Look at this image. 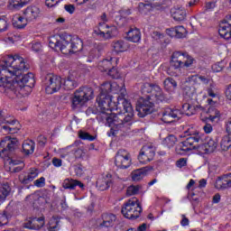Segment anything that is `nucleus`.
Returning a JSON list of instances; mask_svg holds the SVG:
<instances>
[{"label":"nucleus","instance_id":"6","mask_svg":"<svg viewBox=\"0 0 231 231\" xmlns=\"http://www.w3.org/2000/svg\"><path fill=\"white\" fill-rule=\"evenodd\" d=\"M58 37L59 38L56 36H51L50 38V48H59L61 53L64 55H69V53H71V35L61 34Z\"/></svg>","mask_w":231,"mask_h":231},{"label":"nucleus","instance_id":"13","mask_svg":"<svg viewBox=\"0 0 231 231\" xmlns=\"http://www.w3.org/2000/svg\"><path fill=\"white\" fill-rule=\"evenodd\" d=\"M44 217H31L23 223V228H28L29 230H41V228L44 226Z\"/></svg>","mask_w":231,"mask_h":231},{"label":"nucleus","instance_id":"18","mask_svg":"<svg viewBox=\"0 0 231 231\" xmlns=\"http://www.w3.org/2000/svg\"><path fill=\"white\" fill-rule=\"evenodd\" d=\"M183 60H185L183 52L175 51L171 56L170 65L171 68H174V69H180V68H183Z\"/></svg>","mask_w":231,"mask_h":231},{"label":"nucleus","instance_id":"58","mask_svg":"<svg viewBox=\"0 0 231 231\" xmlns=\"http://www.w3.org/2000/svg\"><path fill=\"white\" fill-rule=\"evenodd\" d=\"M60 0H45V5L48 8H53L56 5H59Z\"/></svg>","mask_w":231,"mask_h":231},{"label":"nucleus","instance_id":"53","mask_svg":"<svg viewBox=\"0 0 231 231\" xmlns=\"http://www.w3.org/2000/svg\"><path fill=\"white\" fill-rule=\"evenodd\" d=\"M4 124H8L9 127H18V131L19 129H21V125L19 124V121L14 119V120H6L5 119Z\"/></svg>","mask_w":231,"mask_h":231},{"label":"nucleus","instance_id":"37","mask_svg":"<svg viewBox=\"0 0 231 231\" xmlns=\"http://www.w3.org/2000/svg\"><path fill=\"white\" fill-rule=\"evenodd\" d=\"M138 10L140 12V14H143V15H147V14H149V12L152 11V7H151V3H139L138 5Z\"/></svg>","mask_w":231,"mask_h":231},{"label":"nucleus","instance_id":"5","mask_svg":"<svg viewBox=\"0 0 231 231\" xmlns=\"http://www.w3.org/2000/svg\"><path fill=\"white\" fill-rule=\"evenodd\" d=\"M95 92L92 88L81 87L75 90L71 97L72 109H80L83 106H86L89 100H93Z\"/></svg>","mask_w":231,"mask_h":231},{"label":"nucleus","instance_id":"39","mask_svg":"<svg viewBox=\"0 0 231 231\" xmlns=\"http://www.w3.org/2000/svg\"><path fill=\"white\" fill-rule=\"evenodd\" d=\"M177 142L178 138H176L173 134H170L164 139L163 143L164 145H167L169 149H171V147H174V145H176Z\"/></svg>","mask_w":231,"mask_h":231},{"label":"nucleus","instance_id":"56","mask_svg":"<svg viewBox=\"0 0 231 231\" xmlns=\"http://www.w3.org/2000/svg\"><path fill=\"white\" fill-rule=\"evenodd\" d=\"M176 166L179 167V169H181L183 167H187V159L180 158L176 162Z\"/></svg>","mask_w":231,"mask_h":231},{"label":"nucleus","instance_id":"24","mask_svg":"<svg viewBox=\"0 0 231 231\" xmlns=\"http://www.w3.org/2000/svg\"><path fill=\"white\" fill-rule=\"evenodd\" d=\"M71 53H79L84 48V42L79 36H71Z\"/></svg>","mask_w":231,"mask_h":231},{"label":"nucleus","instance_id":"20","mask_svg":"<svg viewBox=\"0 0 231 231\" xmlns=\"http://www.w3.org/2000/svg\"><path fill=\"white\" fill-rule=\"evenodd\" d=\"M103 222L99 224L100 228H109L115 226L116 216L111 213H104L102 215Z\"/></svg>","mask_w":231,"mask_h":231},{"label":"nucleus","instance_id":"44","mask_svg":"<svg viewBox=\"0 0 231 231\" xmlns=\"http://www.w3.org/2000/svg\"><path fill=\"white\" fill-rule=\"evenodd\" d=\"M208 120L212 122V124L219 123V120H221V112H219V110H215L213 114L208 117Z\"/></svg>","mask_w":231,"mask_h":231},{"label":"nucleus","instance_id":"19","mask_svg":"<svg viewBox=\"0 0 231 231\" xmlns=\"http://www.w3.org/2000/svg\"><path fill=\"white\" fill-rule=\"evenodd\" d=\"M95 35H97L101 39H112V37H116L118 35V29L116 26H112L106 32L102 29H95Z\"/></svg>","mask_w":231,"mask_h":231},{"label":"nucleus","instance_id":"52","mask_svg":"<svg viewBox=\"0 0 231 231\" xmlns=\"http://www.w3.org/2000/svg\"><path fill=\"white\" fill-rule=\"evenodd\" d=\"M8 28V21L6 20V17L0 18V32H6V29Z\"/></svg>","mask_w":231,"mask_h":231},{"label":"nucleus","instance_id":"33","mask_svg":"<svg viewBox=\"0 0 231 231\" xmlns=\"http://www.w3.org/2000/svg\"><path fill=\"white\" fill-rule=\"evenodd\" d=\"M37 176H39V172L35 168H32L28 175L24 176L23 180H21V183H23V185H28V183L33 181V180H35Z\"/></svg>","mask_w":231,"mask_h":231},{"label":"nucleus","instance_id":"12","mask_svg":"<svg viewBox=\"0 0 231 231\" xmlns=\"http://www.w3.org/2000/svg\"><path fill=\"white\" fill-rule=\"evenodd\" d=\"M218 33L222 39H231V15H226L219 24Z\"/></svg>","mask_w":231,"mask_h":231},{"label":"nucleus","instance_id":"23","mask_svg":"<svg viewBox=\"0 0 231 231\" xmlns=\"http://www.w3.org/2000/svg\"><path fill=\"white\" fill-rule=\"evenodd\" d=\"M63 189H68L69 190H75L77 187L79 189H84V183L82 181L73 179H66L62 183Z\"/></svg>","mask_w":231,"mask_h":231},{"label":"nucleus","instance_id":"4","mask_svg":"<svg viewBox=\"0 0 231 231\" xmlns=\"http://www.w3.org/2000/svg\"><path fill=\"white\" fill-rule=\"evenodd\" d=\"M122 106L124 109V113L122 110L118 111L117 113L108 112L107 114H103L101 122H106L109 127H114L116 131H120V129H124L126 124H129L131 120H133V116H134V111L133 110V106L131 103L125 99V94L122 92Z\"/></svg>","mask_w":231,"mask_h":231},{"label":"nucleus","instance_id":"3","mask_svg":"<svg viewBox=\"0 0 231 231\" xmlns=\"http://www.w3.org/2000/svg\"><path fill=\"white\" fill-rule=\"evenodd\" d=\"M118 89H120V87L116 83L105 82L102 85L101 92L97 97V103L99 108L97 118H99V120H101L103 114L107 115L111 113L115 107L116 111L120 109V102H122L123 97L122 93L125 96V90L124 88L120 89L121 95L117 97V104L113 102V96H111V93H118Z\"/></svg>","mask_w":231,"mask_h":231},{"label":"nucleus","instance_id":"17","mask_svg":"<svg viewBox=\"0 0 231 231\" xmlns=\"http://www.w3.org/2000/svg\"><path fill=\"white\" fill-rule=\"evenodd\" d=\"M162 120L164 122V124H172V122H176V119L180 115V110L165 108L164 110H162Z\"/></svg>","mask_w":231,"mask_h":231},{"label":"nucleus","instance_id":"29","mask_svg":"<svg viewBox=\"0 0 231 231\" xmlns=\"http://www.w3.org/2000/svg\"><path fill=\"white\" fill-rule=\"evenodd\" d=\"M12 211L10 207H7L4 211L0 212V226H5L10 219H12Z\"/></svg>","mask_w":231,"mask_h":231},{"label":"nucleus","instance_id":"49","mask_svg":"<svg viewBox=\"0 0 231 231\" xmlns=\"http://www.w3.org/2000/svg\"><path fill=\"white\" fill-rule=\"evenodd\" d=\"M138 160H139L140 163H149V162H152V160L151 158H149V156H147V154L143 153V150H141V152L138 155Z\"/></svg>","mask_w":231,"mask_h":231},{"label":"nucleus","instance_id":"16","mask_svg":"<svg viewBox=\"0 0 231 231\" xmlns=\"http://www.w3.org/2000/svg\"><path fill=\"white\" fill-rule=\"evenodd\" d=\"M113 185V175L111 173H104L97 180V187L99 190H107Z\"/></svg>","mask_w":231,"mask_h":231},{"label":"nucleus","instance_id":"9","mask_svg":"<svg viewBox=\"0 0 231 231\" xmlns=\"http://www.w3.org/2000/svg\"><path fill=\"white\" fill-rule=\"evenodd\" d=\"M19 147V140L15 137L5 136L0 142V156H10Z\"/></svg>","mask_w":231,"mask_h":231},{"label":"nucleus","instance_id":"36","mask_svg":"<svg viewBox=\"0 0 231 231\" xmlns=\"http://www.w3.org/2000/svg\"><path fill=\"white\" fill-rule=\"evenodd\" d=\"M220 147L222 151H228L231 147V136L230 135H225L221 142H220Z\"/></svg>","mask_w":231,"mask_h":231},{"label":"nucleus","instance_id":"59","mask_svg":"<svg viewBox=\"0 0 231 231\" xmlns=\"http://www.w3.org/2000/svg\"><path fill=\"white\" fill-rule=\"evenodd\" d=\"M85 154H86V152H84V150H82L80 148H78L74 152L75 158H83V156H85Z\"/></svg>","mask_w":231,"mask_h":231},{"label":"nucleus","instance_id":"55","mask_svg":"<svg viewBox=\"0 0 231 231\" xmlns=\"http://www.w3.org/2000/svg\"><path fill=\"white\" fill-rule=\"evenodd\" d=\"M32 50L36 53H41V51H42V45L41 44V42H36L32 43Z\"/></svg>","mask_w":231,"mask_h":231},{"label":"nucleus","instance_id":"42","mask_svg":"<svg viewBox=\"0 0 231 231\" xmlns=\"http://www.w3.org/2000/svg\"><path fill=\"white\" fill-rule=\"evenodd\" d=\"M17 21L13 20V26H14V28H17L18 30H23V28L26 27V23H23L24 17L23 16H18L16 17Z\"/></svg>","mask_w":231,"mask_h":231},{"label":"nucleus","instance_id":"63","mask_svg":"<svg viewBox=\"0 0 231 231\" xmlns=\"http://www.w3.org/2000/svg\"><path fill=\"white\" fill-rule=\"evenodd\" d=\"M52 165H54V167H62V159L53 158Z\"/></svg>","mask_w":231,"mask_h":231},{"label":"nucleus","instance_id":"10","mask_svg":"<svg viewBox=\"0 0 231 231\" xmlns=\"http://www.w3.org/2000/svg\"><path fill=\"white\" fill-rule=\"evenodd\" d=\"M62 88V78L53 74H48L45 77V91L47 95H53Z\"/></svg>","mask_w":231,"mask_h":231},{"label":"nucleus","instance_id":"1","mask_svg":"<svg viewBox=\"0 0 231 231\" xmlns=\"http://www.w3.org/2000/svg\"><path fill=\"white\" fill-rule=\"evenodd\" d=\"M0 86L17 98H23L26 95L25 88L35 86L33 73L23 74L24 69L30 68L24 63L23 57L9 55L0 61Z\"/></svg>","mask_w":231,"mask_h":231},{"label":"nucleus","instance_id":"45","mask_svg":"<svg viewBox=\"0 0 231 231\" xmlns=\"http://www.w3.org/2000/svg\"><path fill=\"white\" fill-rule=\"evenodd\" d=\"M113 48H114L115 51H116L117 53L125 51V50H126L125 43L124 42V41L116 42L113 45Z\"/></svg>","mask_w":231,"mask_h":231},{"label":"nucleus","instance_id":"28","mask_svg":"<svg viewBox=\"0 0 231 231\" xmlns=\"http://www.w3.org/2000/svg\"><path fill=\"white\" fill-rule=\"evenodd\" d=\"M60 219L62 217L59 216H53L49 221V231H60Z\"/></svg>","mask_w":231,"mask_h":231},{"label":"nucleus","instance_id":"11","mask_svg":"<svg viewBox=\"0 0 231 231\" xmlns=\"http://www.w3.org/2000/svg\"><path fill=\"white\" fill-rule=\"evenodd\" d=\"M115 163L119 169L131 167V155L125 150H119L116 155Z\"/></svg>","mask_w":231,"mask_h":231},{"label":"nucleus","instance_id":"7","mask_svg":"<svg viewBox=\"0 0 231 231\" xmlns=\"http://www.w3.org/2000/svg\"><path fill=\"white\" fill-rule=\"evenodd\" d=\"M142 206L138 202V199L133 198L129 199L122 208L121 214L126 219H138L142 214Z\"/></svg>","mask_w":231,"mask_h":231},{"label":"nucleus","instance_id":"60","mask_svg":"<svg viewBox=\"0 0 231 231\" xmlns=\"http://www.w3.org/2000/svg\"><path fill=\"white\" fill-rule=\"evenodd\" d=\"M223 68H225V66L223 65V62H219L213 66V70L217 73L219 71H223Z\"/></svg>","mask_w":231,"mask_h":231},{"label":"nucleus","instance_id":"21","mask_svg":"<svg viewBox=\"0 0 231 231\" xmlns=\"http://www.w3.org/2000/svg\"><path fill=\"white\" fill-rule=\"evenodd\" d=\"M149 171H152V167H143L141 169H137L132 171V180L133 181H141V180H143L145 178V175Z\"/></svg>","mask_w":231,"mask_h":231},{"label":"nucleus","instance_id":"54","mask_svg":"<svg viewBox=\"0 0 231 231\" xmlns=\"http://www.w3.org/2000/svg\"><path fill=\"white\" fill-rule=\"evenodd\" d=\"M35 187L39 189H42L46 185V179L44 177H41L40 179L34 180Z\"/></svg>","mask_w":231,"mask_h":231},{"label":"nucleus","instance_id":"32","mask_svg":"<svg viewBox=\"0 0 231 231\" xmlns=\"http://www.w3.org/2000/svg\"><path fill=\"white\" fill-rule=\"evenodd\" d=\"M10 192H12V188L10 184L4 183L0 186V201H5L6 198L10 196Z\"/></svg>","mask_w":231,"mask_h":231},{"label":"nucleus","instance_id":"27","mask_svg":"<svg viewBox=\"0 0 231 231\" xmlns=\"http://www.w3.org/2000/svg\"><path fill=\"white\" fill-rule=\"evenodd\" d=\"M23 152L25 156H30L35 151V142L32 140H25L22 145Z\"/></svg>","mask_w":231,"mask_h":231},{"label":"nucleus","instance_id":"62","mask_svg":"<svg viewBox=\"0 0 231 231\" xmlns=\"http://www.w3.org/2000/svg\"><path fill=\"white\" fill-rule=\"evenodd\" d=\"M98 113V109H97L96 107H88L86 110V115H88V116H89L90 115H97Z\"/></svg>","mask_w":231,"mask_h":231},{"label":"nucleus","instance_id":"35","mask_svg":"<svg viewBox=\"0 0 231 231\" xmlns=\"http://www.w3.org/2000/svg\"><path fill=\"white\" fill-rule=\"evenodd\" d=\"M141 151H143V154H146L148 158H151L152 160H154V156L156 154L155 149L152 147V145H144Z\"/></svg>","mask_w":231,"mask_h":231},{"label":"nucleus","instance_id":"46","mask_svg":"<svg viewBox=\"0 0 231 231\" xmlns=\"http://www.w3.org/2000/svg\"><path fill=\"white\" fill-rule=\"evenodd\" d=\"M79 136L81 140H88V142H93L97 138V136L91 135L89 133L85 131H79Z\"/></svg>","mask_w":231,"mask_h":231},{"label":"nucleus","instance_id":"41","mask_svg":"<svg viewBox=\"0 0 231 231\" xmlns=\"http://www.w3.org/2000/svg\"><path fill=\"white\" fill-rule=\"evenodd\" d=\"M159 87L156 84L152 83H144L141 87L142 93H154V88Z\"/></svg>","mask_w":231,"mask_h":231},{"label":"nucleus","instance_id":"57","mask_svg":"<svg viewBox=\"0 0 231 231\" xmlns=\"http://www.w3.org/2000/svg\"><path fill=\"white\" fill-rule=\"evenodd\" d=\"M216 189L218 190H223V177H218L215 183Z\"/></svg>","mask_w":231,"mask_h":231},{"label":"nucleus","instance_id":"14","mask_svg":"<svg viewBox=\"0 0 231 231\" xmlns=\"http://www.w3.org/2000/svg\"><path fill=\"white\" fill-rule=\"evenodd\" d=\"M23 15L26 23H32V21H37L41 17V8L36 5H30L25 10H23Z\"/></svg>","mask_w":231,"mask_h":231},{"label":"nucleus","instance_id":"50","mask_svg":"<svg viewBox=\"0 0 231 231\" xmlns=\"http://www.w3.org/2000/svg\"><path fill=\"white\" fill-rule=\"evenodd\" d=\"M186 82L189 84H199V75H191L186 79Z\"/></svg>","mask_w":231,"mask_h":231},{"label":"nucleus","instance_id":"64","mask_svg":"<svg viewBox=\"0 0 231 231\" xmlns=\"http://www.w3.org/2000/svg\"><path fill=\"white\" fill-rule=\"evenodd\" d=\"M181 217H182L180 221L181 226H189V220L187 218V217L185 215H181Z\"/></svg>","mask_w":231,"mask_h":231},{"label":"nucleus","instance_id":"8","mask_svg":"<svg viewBox=\"0 0 231 231\" xmlns=\"http://www.w3.org/2000/svg\"><path fill=\"white\" fill-rule=\"evenodd\" d=\"M137 115L140 118H145L147 115H152L156 111L154 102L151 99V96L140 97L136 105Z\"/></svg>","mask_w":231,"mask_h":231},{"label":"nucleus","instance_id":"25","mask_svg":"<svg viewBox=\"0 0 231 231\" xmlns=\"http://www.w3.org/2000/svg\"><path fill=\"white\" fill-rule=\"evenodd\" d=\"M125 39L127 41H130V42H140V40L142 39V34L140 32V30L131 28L126 32Z\"/></svg>","mask_w":231,"mask_h":231},{"label":"nucleus","instance_id":"40","mask_svg":"<svg viewBox=\"0 0 231 231\" xmlns=\"http://www.w3.org/2000/svg\"><path fill=\"white\" fill-rule=\"evenodd\" d=\"M175 37L177 39H183L187 37V29L185 27L179 25L175 27Z\"/></svg>","mask_w":231,"mask_h":231},{"label":"nucleus","instance_id":"38","mask_svg":"<svg viewBox=\"0 0 231 231\" xmlns=\"http://www.w3.org/2000/svg\"><path fill=\"white\" fill-rule=\"evenodd\" d=\"M184 55V60L182 61V68H190L194 62H196V60L189 56L187 52H182Z\"/></svg>","mask_w":231,"mask_h":231},{"label":"nucleus","instance_id":"22","mask_svg":"<svg viewBox=\"0 0 231 231\" xmlns=\"http://www.w3.org/2000/svg\"><path fill=\"white\" fill-rule=\"evenodd\" d=\"M171 14L174 21L181 23V21H185V17H187V11L182 7H173L171 10Z\"/></svg>","mask_w":231,"mask_h":231},{"label":"nucleus","instance_id":"47","mask_svg":"<svg viewBox=\"0 0 231 231\" xmlns=\"http://www.w3.org/2000/svg\"><path fill=\"white\" fill-rule=\"evenodd\" d=\"M231 173L228 175H224L222 177L223 180V190L226 189H231V179H230Z\"/></svg>","mask_w":231,"mask_h":231},{"label":"nucleus","instance_id":"51","mask_svg":"<svg viewBox=\"0 0 231 231\" xmlns=\"http://www.w3.org/2000/svg\"><path fill=\"white\" fill-rule=\"evenodd\" d=\"M158 2L150 3L152 10H162L163 6V0H157Z\"/></svg>","mask_w":231,"mask_h":231},{"label":"nucleus","instance_id":"30","mask_svg":"<svg viewBox=\"0 0 231 231\" xmlns=\"http://www.w3.org/2000/svg\"><path fill=\"white\" fill-rule=\"evenodd\" d=\"M30 0H11L9 2V10H21L23 6H26Z\"/></svg>","mask_w":231,"mask_h":231},{"label":"nucleus","instance_id":"34","mask_svg":"<svg viewBox=\"0 0 231 231\" xmlns=\"http://www.w3.org/2000/svg\"><path fill=\"white\" fill-rule=\"evenodd\" d=\"M63 88L67 91H71L74 88H77V82L73 79V76H69L64 79Z\"/></svg>","mask_w":231,"mask_h":231},{"label":"nucleus","instance_id":"61","mask_svg":"<svg viewBox=\"0 0 231 231\" xmlns=\"http://www.w3.org/2000/svg\"><path fill=\"white\" fill-rule=\"evenodd\" d=\"M64 9L69 14H74L75 13V5H65Z\"/></svg>","mask_w":231,"mask_h":231},{"label":"nucleus","instance_id":"26","mask_svg":"<svg viewBox=\"0 0 231 231\" xmlns=\"http://www.w3.org/2000/svg\"><path fill=\"white\" fill-rule=\"evenodd\" d=\"M164 89L168 93H174L178 88V82L175 81L174 78H166L163 81Z\"/></svg>","mask_w":231,"mask_h":231},{"label":"nucleus","instance_id":"48","mask_svg":"<svg viewBox=\"0 0 231 231\" xmlns=\"http://www.w3.org/2000/svg\"><path fill=\"white\" fill-rule=\"evenodd\" d=\"M2 129L5 131V133H8L9 134H15L19 131V126L11 127L8 124H5L2 125Z\"/></svg>","mask_w":231,"mask_h":231},{"label":"nucleus","instance_id":"43","mask_svg":"<svg viewBox=\"0 0 231 231\" xmlns=\"http://www.w3.org/2000/svg\"><path fill=\"white\" fill-rule=\"evenodd\" d=\"M142 189V186L140 185H131L126 189V196H136L138 192H140V189Z\"/></svg>","mask_w":231,"mask_h":231},{"label":"nucleus","instance_id":"15","mask_svg":"<svg viewBox=\"0 0 231 231\" xmlns=\"http://www.w3.org/2000/svg\"><path fill=\"white\" fill-rule=\"evenodd\" d=\"M111 60H113V58H110L109 60L107 59L103 60L98 63V68L100 71L108 73L110 77H113L115 79V77H116V73H118V70L115 69V66H113V63L111 62Z\"/></svg>","mask_w":231,"mask_h":231},{"label":"nucleus","instance_id":"31","mask_svg":"<svg viewBox=\"0 0 231 231\" xmlns=\"http://www.w3.org/2000/svg\"><path fill=\"white\" fill-rule=\"evenodd\" d=\"M153 95L155 97L157 104H161L162 102H169V98L165 97V94H163V90H162V88H160V86L154 87Z\"/></svg>","mask_w":231,"mask_h":231},{"label":"nucleus","instance_id":"2","mask_svg":"<svg viewBox=\"0 0 231 231\" xmlns=\"http://www.w3.org/2000/svg\"><path fill=\"white\" fill-rule=\"evenodd\" d=\"M184 133L189 137L178 143L175 148L177 154H187L190 151H204L206 154H210L217 149V138H208L205 143L199 144L203 142V138L199 131L189 128Z\"/></svg>","mask_w":231,"mask_h":231}]
</instances>
